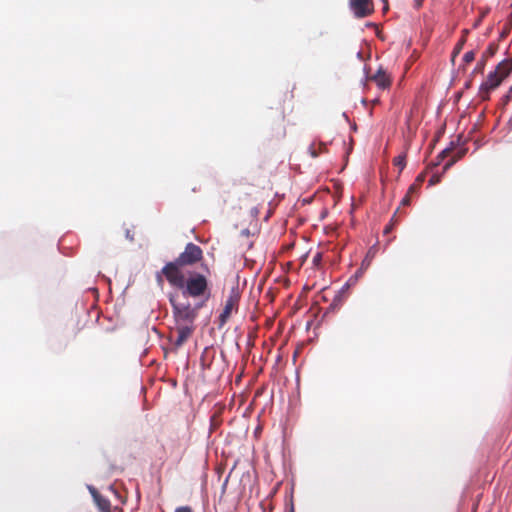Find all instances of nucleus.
Listing matches in <instances>:
<instances>
[{
    "instance_id": "1",
    "label": "nucleus",
    "mask_w": 512,
    "mask_h": 512,
    "mask_svg": "<svg viewBox=\"0 0 512 512\" xmlns=\"http://www.w3.org/2000/svg\"><path fill=\"white\" fill-rule=\"evenodd\" d=\"M169 301L175 324H194L202 304L192 306L188 299L181 300L178 293H170Z\"/></svg>"
},
{
    "instance_id": "2",
    "label": "nucleus",
    "mask_w": 512,
    "mask_h": 512,
    "mask_svg": "<svg viewBox=\"0 0 512 512\" xmlns=\"http://www.w3.org/2000/svg\"><path fill=\"white\" fill-rule=\"evenodd\" d=\"M180 289L185 299H187V297H205L206 299L209 297L208 280L204 275L199 273H194L185 279L184 285Z\"/></svg>"
},
{
    "instance_id": "3",
    "label": "nucleus",
    "mask_w": 512,
    "mask_h": 512,
    "mask_svg": "<svg viewBox=\"0 0 512 512\" xmlns=\"http://www.w3.org/2000/svg\"><path fill=\"white\" fill-rule=\"evenodd\" d=\"M183 266L180 263H177L176 260L172 262H168L161 270V273L157 275L158 281L162 282L161 274L165 276L167 281L170 283L171 286H174L176 288H181L184 285L185 276L181 271V268Z\"/></svg>"
},
{
    "instance_id": "4",
    "label": "nucleus",
    "mask_w": 512,
    "mask_h": 512,
    "mask_svg": "<svg viewBox=\"0 0 512 512\" xmlns=\"http://www.w3.org/2000/svg\"><path fill=\"white\" fill-rule=\"evenodd\" d=\"M202 258V249L194 243H188L184 251L175 260L185 267L199 262Z\"/></svg>"
},
{
    "instance_id": "5",
    "label": "nucleus",
    "mask_w": 512,
    "mask_h": 512,
    "mask_svg": "<svg viewBox=\"0 0 512 512\" xmlns=\"http://www.w3.org/2000/svg\"><path fill=\"white\" fill-rule=\"evenodd\" d=\"M502 82L503 81L500 75H497L496 71H490L486 79L479 86L481 99L483 101L488 100L490 97V93L496 90L502 84Z\"/></svg>"
},
{
    "instance_id": "6",
    "label": "nucleus",
    "mask_w": 512,
    "mask_h": 512,
    "mask_svg": "<svg viewBox=\"0 0 512 512\" xmlns=\"http://www.w3.org/2000/svg\"><path fill=\"white\" fill-rule=\"evenodd\" d=\"M353 279V275H351L349 277V279L344 283V285L337 291V293L335 294L331 304L327 307L325 313H324V316H326L327 314L331 313V312H334L335 310H337L341 305H342V302L344 300V293L353 285H355L358 281H353L351 282V280Z\"/></svg>"
},
{
    "instance_id": "7",
    "label": "nucleus",
    "mask_w": 512,
    "mask_h": 512,
    "mask_svg": "<svg viewBox=\"0 0 512 512\" xmlns=\"http://www.w3.org/2000/svg\"><path fill=\"white\" fill-rule=\"evenodd\" d=\"M349 6L356 18H365L373 11L371 0H349Z\"/></svg>"
},
{
    "instance_id": "8",
    "label": "nucleus",
    "mask_w": 512,
    "mask_h": 512,
    "mask_svg": "<svg viewBox=\"0 0 512 512\" xmlns=\"http://www.w3.org/2000/svg\"><path fill=\"white\" fill-rule=\"evenodd\" d=\"M377 251H378V242L374 243L368 249L364 259L361 262V266L353 274V279L351 280V282L358 281L363 276L364 272L371 265V262H372L373 258L375 257Z\"/></svg>"
},
{
    "instance_id": "9",
    "label": "nucleus",
    "mask_w": 512,
    "mask_h": 512,
    "mask_svg": "<svg viewBox=\"0 0 512 512\" xmlns=\"http://www.w3.org/2000/svg\"><path fill=\"white\" fill-rule=\"evenodd\" d=\"M176 326V339L174 341V345L176 347H181L193 334L195 330L194 324H175Z\"/></svg>"
},
{
    "instance_id": "10",
    "label": "nucleus",
    "mask_w": 512,
    "mask_h": 512,
    "mask_svg": "<svg viewBox=\"0 0 512 512\" xmlns=\"http://www.w3.org/2000/svg\"><path fill=\"white\" fill-rule=\"evenodd\" d=\"M456 146L458 148L463 147V143L461 142L460 137H458L456 140L450 141L449 144L438 153L435 161H433L430 164L427 171H432L435 167L441 165L444 159L447 157V155L450 154L451 150L454 149Z\"/></svg>"
},
{
    "instance_id": "11",
    "label": "nucleus",
    "mask_w": 512,
    "mask_h": 512,
    "mask_svg": "<svg viewBox=\"0 0 512 512\" xmlns=\"http://www.w3.org/2000/svg\"><path fill=\"white\" fill-rule=\"evenodd\" d=\"M88 489L98 510L100 512H111V503L109 499L100 494L93 486H89Z\"/></svg>"
},
{
    "instance_id": "12",
    "label": "nucleus",
    "mask_w": 512,
    "mask_h": 512,
    "mask_svg": "<svg viewBox=\"0 0 512 512\" xmlns=\"http://www.w3.org/2000/svg\"><path fill=\"white\" fill-rule=\"evenodd\" d=\"M371 80H374L377 87L381 90H385L391 85V81L382 66H380L375 74L371 76Z\"/></svg>"
},
{
    "instance_id": "13",
    "label": "nucleus",
    "mask_w": 512,
    "mask_h": 512,
    "mask_svg": "<svg viewBox=\"0 0 512 512\" xmlns=\"http://www.w3.org/2000/svg\"><path fill=\"white\" fill-rule=\"evenodd\" d=\"M236 303H237V297H235V296H230L226 300L224 309L219 316L220 327H222L227 322Z\"/></svg>"
},
{
    "instance_id": "14",
    "label": "nucleus",
    "mask_w": 512,
    "mask_h": 512,
    "mask_svg": "<svg viewBox=\"0 0 512 512\" xmlns=\"http://www.w3.org/2000/svg\"><path fill=\"white\" fill-rule=\"evenodd\" d=\"M467 152V148H457L451 157L443 164L442 174H445L459 159H461Z\"/></svg>"
},
{
    "instance_id": "15",
    "label": "nucleus",
    "mask_w": 512,
    "mask_h": 512,
    "mask_svg": "<svg viewBox=\"0 0 512 512\" xmlns=\"http://www.w3.org/2000/svg\"><path fill=\"white\" fill-rule=\"evenodd\" d=\"M467 152V148H457L451 157L443 164L442 174H445L459 159H461Z\"/></svg>"
},
{
    "instance_id": "16",
    "label": "nucleus",
    "mask_w": 512,
    "mask_h": 512,
    "mask_svg": "<svg viewBox=\"0 0 512 512\" xmlns=\"http://www.w3.org/2000/svg\"><path fill=\"white\" fill-rule=\"evenodd\" d=\"M394 165L399 167V170L401 172L406 166V155L405 154L398 155L394 159Z\"/></svg>"
},
{
    "instance_id": "17",
    "label": "nucleus",
    "mask_w": 512,
    "mask_h": 512,
    "mask_svg": "<svg viewBox=\"0 0 512 512\" xmlns=\"http://www.w3.org/2000/svg\"><path fill=\"white\" fill-rule=\"evenodd\" d=\"M511 73H512V66L509 65L508 62L506 61V64L503 66V69L499 73L502 81H504V79L509 77Z\"/></svg>"
},
{
    "instance_id": "18",
    "label": "nucleus",
    "mask_w": 512,
    "mask_h": 512,
    "mask_svg": "<svg viewBox=\"0 0 512 512\" xmlns=\"http://www.w3.org/2000/svg\"><path fill=\"white\" fill-rule=\"evenodd\" d=\"M443 175H444V174H442V172H440V173H434V174L430 177V179H429V181H428V186H429V187H431V186H434V185L438 184V183L441 181V179H442Z\"/></svg>"
},
{
    "instance_id": "19",
    "label": "nucleus",
    "mask_w": 512,
    "mask_h": 512,
    "mask_svg": "<svg viewBox=\"0 0 512 512\" xmlns=\"http://www.w3.org/2000/svg\"><path fill=\"white\" fill-rule=\"evenodd\" d=\"M511 100H512V85L509 87L508 91L501 98L502 107H505Z\"/></svg>"
},
{
    "instance_id": "20",
    "label": "nucleus",
    "mask_w": 512,
    "mask_h": 512,
    "mask_svg": "<svg viewBox=\"0 0 512 512\" xmlns=\"http://www.w3.org/2000/svg\"><path fill=\"white\" fill-rule=\"evenodd\" d=\"M465 43V39L462 38L457 44L456 46L454 47V50H453V53H452V58H451V61L454 63V59L455 57L460 53L463 45Z\"/></svg>"
},
{
    "instance_id": "21",
    "label": "nucleus",
    "mask_w": 512,
    "mask_h": 512,
    "mask_svg": "<svg viewBox=\"0 0 512 512\" xmlns=\"http://www.w3.org/2000/svg\"><path fill=\"white\" fill-rule=\"evenodd\" d=\"M475 55H476V54H475V52H474L473 50L467 51V52L463 55V57H462V61H463V63L468 64V63H470V62L474 61V59H475Z\"/></svg>"
},
{
    "instance_id": "22",
    "label": "nucleus",
    "mask_w": 512,
    "mask_h": 512,
    "mask_svg": "<svg viewBox=\"0 0 512 512\" xmlns=\"http://www.w3.org/2000/svg\"><path fill=\"white\" fill-rule=\"evenodd\" d=\"M484 68H485V59L483 58L482 60H480L476 67L472 70L471 72V76H473L475 73H483L484 72Z\"/></svg>"
},
{
    "instance_id": "23",
    "label": "nucleus",
    "mask_w": 512,
    "mask_h": 512,
    "mask_svg": "<svg viewBox=\"0 0 512 512\" xmlns=\"http://www.w3.org/2000/svg\"><path fill=\"white\" fill-rule=\"evenodd\" d=\"M419 190L420 188L418 187V183H412L409 188H408V191H407V195L409 196H417L419 194Z\"/></svg>"
},
{
    "instance_id": "24",
    "label": "nucleus",
    "mask_w": 512,
    "mask_h": 512,
    "mask_svg": "<svg viewBox=\"0 0 512 512\" xmlns=\"http://www.w3.org/2000/svg\"><path fill=\"white\" fill-rule=\"evenodd\" d=\"M257 395H258V399L261 398V397H264L265 399L266 398H269L270 400L272 399V396H273V393L270 392V393H267L265 388L263 387H259L258 386V392H257Z\"/></svg>"
},
{
    "instance_id": "25",
    "label": "nucleus",
    "mask_w": 512,
    "mask_h": 512,
    "mask_svg": "<svg viewBox=\"0 0 512 512\" xmlns=\"http://www.w3.org/2000/svg\"><path fill=\"white\" fill-rule=\"evenodd\" d=\"M497 50V46L495 44H489V46L487 47L486 51H485V54L484 56L486 57H491L495 54Z\"/></svg>"
},
{
    "instance_id": "26",
    "label": "nucleus",
    "mask_w": 512,
    "mask_h": 512,
    "mask_svg": "<svg viewBox=\"0 0 512 512\" xmlns=\"http://www.w3.org/2000/svg\"><path fill=\"white\" fill-rule=\"evenodd\" d=\"M308 152L310 154L311 157L313 158H316L319 156L321 150H316L315 147H314V143L310 144V146L308 147Z\"/></svg>"
},
{
    "instance_id": "27",
    "label": "nucleus",
    "mask_w": 512,
    "mask_h": 512,
    "mask_svg": "<svg viewBox=\"0 0 512 512\" xmlns=\"http://www.w3.org/2000/svg\"><path fill=\"white\" fill-rule=\"evenodd\" d=\"M425 176H426V172H423V173H420L416 179H415V182L414 183H418V187L420 188V186L422 185V183L425 181Z\"/></svg>"
},
{
    "instance_id": "28",
    "label": "nucleus",
    "mask_w": 512,
    "mask_h": 512,
    "mask_svg": "<svg viewBox=\"0 0 512 512\" xmlns=\"http://www.w3.org/2000/svg\"><path fill=\"white\" fill-rule=\"evenodd\" d=\"M321 261H322V254L320 252H317L313 256L312 263L317 266L321 263Z\"/></svg>"
},
{
    "instance_id": "29",
    "label": "nucleus",
    "mask_w": 512,
    "mask_h": 512,
    "mask_svg": "<svg viewBox=\"0 0 512 512\" xmlns=\"http://www.w3.org/2000/svg\"><path fill=\"white\" fill-rule=\"evenodd\" d=\"M363 73H364V78L362 79V83L364 84L368 79H371V76L369 74V68L367 65H364Z\"/></svg>"
},
{
    "instance_id": "30",
    "label": "nucleus",
    "mask_w": 512,
    "mask_h": 512,
    "mask_svg": "<svg viewBox=\"0 0 512 512\" xmlns=\"http://www.w3.org/2000/svg\"><path fill=\"white\" fill-rule=\"evenodd\" d=\"M506 61L507 59L500 61L492 71H496L497 75H499L500 71L503 69V66L506 64Z\"/></svg>"
},
{
    "instance_id": "31",
    "label": "nucleus",
    "mask_w": 512,
    "mask_h": 512,
    "mask_svg": "<svg viewBox=\"0 0 512 512\" xmlns=\"http://www.w3.org/2000/svg\"><path fill=\"white\" fill-rule=\"evenodd\" d=\"M402 206H410L411 205V196L409 195H405L402 200H401V203H400Z\"/></svg>"
},
{
    "instance_id": "32",
    "label": "nucleus",
    "mask_w": 512,
    "mask_h": 512,
    "mask_svg": "<svg viewBox=\"0 0 512 512\" xmlns=\"http://www.w3.org/2000/svg\"><path fill=\"white\" fill-rule=\"evenodd\" d=\"M266 410V407L264 406L260 412H258V426H257V429H258V435L260 434L261 432V429H262V426H261V423H260V418H261V414L264 413Z\"/></svg>"
},
{
    "instance_id": "33",
    "label": "nucleus",
    "mask_w": 512,
    "mask_h": 512,
    "mask_svg": "<svg viewBox=\"0 0 512 512\" xmlns=\"http://www.w3.org/2000/svg\"><path fill=\"white\" fill-rule=\"evenodd\" d=\"M174 512H193L189 506L178 507Z\"/></svg>"
},
{
    "instance_id": "34",
    "label": "nucleus",
    "mask_w": 512,
    "mask_h": 512,
    "mask_svg": "<svg viewBox=\"0 0 512 512\" xmlns=\"http://www.w3.org/2000/svg\"><path fill=\"white\" fill-rule=\"evenodd\" d=\"M471 86H472V80L471 79L466 80L464 83V89H470Z\"/></svg>"
},
{
    "instance_id": "35",
    "label": "nucleus",
    "mask_w": 512,
    "mask_h": 512,
    "mask_svg": "<svg viewBox=\"0 0 512 512\" xmlns=\"http://www.w3.org/2000/svg\"><path fill=\"white\" fill-rule=\"evenodd\" d=\"M356 58H357L358 60H361V61H364V60H365V58H364V56H363L362 51H358V52L356 53Z\"/></svg>"
},
{
    "instance_id": "36",
    "label": "nucleus",
    "mask_w": 512,
    "mask_h": 512,
    "mask_svg": "<svg viewBox=\"0 0 512 512\" xmlns=\"http://www.w3.org/2000/svg\"><path fill=\"white\" fill-rule=\"evenodd\" d=\"M342 117H343V118H344L348 123H350V119H349V117H348L347 112H343V113H342Z\"/></svg>"
},
{
    "instance_id": "37",
    "label": "nucleus",
    "mask_w": 512,
    "mask_h": 512,
    "mask_svg": "<svg viewBox=\"0 0 512 512\" xmlns=\"http://www.w3.org/2000/svg\"><path fill=\"white\" fill-rule=\"evenodd\" d=\"M288 512H295L294 504H293L292 501L290 502V506H289Z\"/></svg>"
},
{
    "instance_id": "38",
    "label": "nucleus",
    "mask_w": 512,
    "mask_h": 512,
    "mask_svg": "<svg viewBox=\"0 0 512 512\" xmlns=\"http://www.w3.org/2000/svg\"><path fill=\"white\" fill-rule=\"evenodd\" d=\"M258 507L261 508L263 511H265V506H264V502H258Z\"/></svg>"
},
{
    "instance_id": "39",
    "label": "nucleus",
    "mask_w": 512,
    "mask_h": 512,
    "mask_svg": "<svg viewBox=\"0 0 512 512\" xmlns=\"http://www.w3.org/2000/svg\"><path fill=\"white\" fill-rule=\"evenodd\" d=\"M350 128L352 131H357V125L355 123L350 124Z\"/></svg>"
},
{
    "instance_id": "40",
    "label": "nucleus",
    "mask_w": 512,
    "mask_h": 512,
    "mask_svg": "<svg viewBox=\"0 0 512 512\" xmlns=\"http://www.w3.org/2000/svg\"><path fill=\"white\" fill-rule=\"evenodd\" d=\"M126 236H127V238H129L131 241L133 240V236H131V234L129 233V231H127Z\"/></svg>"
},
{
    "instance_id": "41",
    "label": "nucleus",
    "mask_w": 512,
    "mask_h": 512,
    "mask_svg": "<svg viewBox=\"0 0 512 512\" xmlns=\"http://www.w3.org/2000/svg\"><path fill=\"white\" fill-rule=\"evenodd\" d=\"M255 400H256V393H255V394L253 395V397H252V401H251V403H250V406L254 403V401H255Z\"/></svg>"
},
{
    "instance_id": "42",
    "label": "nucleus",
    "mask_w": 512,
    "mask_h": 512,
    "mask_svg": "<svg viewBox=\"0 0 512 512\" xmlns=\"http://www.w3.org/2000/svg\"><path fill=\"white\" fill-rule=\"evenodd\" d=\"M361 103H362L363 105H367V100H366L365 98H362V99H361Z\"/></svg>"
},
{
    "instance_id": "43",
    "label": "nucleus",
    "mask_w": 512,
    "mask_h": 512,
    "mask_svg": "<svg viewBox=\"0 0 512 512\" xmlns=\"http://www.w3.org/2000/svg\"><path fill=\"white\" fill-rule=\"evenodd\" d=\"M261 371H262V367L258 364V369H257L258 375L261 373Z\"/></svg>"
},
{
    "instance_id": "44",
    "label": "nucleus",
    "mask_w": 512,
    "mask_h": 512,
    "mask_svg": "<svg viewBox=\"0 0 512 512\" xmlns=\"http://www.w3.org/2000/svg\"><path fill=\"white\" fill-rule=\"evenodd\" d=\"M389 231H390V228H389V227H386V228L384 229V234H387Z\"/></svg>"
},
{
    "instance_id": "45",
    "label": "nucleus",
    "mask_w": 512,
    "mask_h": 512,
    "mask_svg": "<svg viewBox=\"0 0 512 512\" xmlns=\"http://www.w3.org/2000/svg\"><path fill=\"white\" fill-rule=\"evenodd\" d=\"M109 489H110L112 492L116 493V490L114 489V487H113V486H110V487H109Z\"/></svg>"
},
{
    "instance_id": "46",
    "label": "nucleus",
    "mask_w": 512,
    "mask_h": 512,
    "mask_svg": "<svg viewBox=\"0 0 512 512\" xmlns=\"http://www.w3.org/2000/svg\"><path fill=\"white\" fill-rule=\"evenodd\" d=\"M261 289H262V288H261V285H260V284H258V287H257L258 293H260V292H261Z\"/></svg>"
},
{
    "instance_id": "47",
    "label": "nucleus",
    "mask_w": 512,
    "mask_h": 512,
    "mask_svg": "<svg viewBox=\"0 0 512 512\" xmlns=\"http://www.w3.org/2000/svg\"><path fill=\"white\" fill-rule=\"evenodd\" d=\"M310 325H311V321H308L306 324V328L309 329Z\"/></svg>"
},
{
    "instance_id": "48",
    "label": "nucleus",
    "mask_w": 512,
    "mask_h": 512,
    "mask_svg": "<svg viewBox=\"0 0 512 512\" xmlns=\"http://www.w3.org/2000/svg\"><path fill=\"white\" fill-rule=\"evenodd\" d=\"M262 359H263V355H262V354H260V355L258 356V360H262Z\"/></svg>"
},
{
    "instance_id": "49",
    "label": "nucleus",
    "mask_w": 512,
    "mask_h": 512,
    "mask_svg": "<svg viewBox=\"0 0 512 512\" xmlns=\"http://www.w3.org/2000/svg\"><path fill=\"white\" fill-rule=\"evenodd\" d=\"M510 142H512V140Z\"/></svg>"
}]
</instances>
